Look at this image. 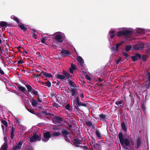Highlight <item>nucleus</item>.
I'll use <instances>...</instances> for the list:
<instances>
[{"label":"nucleus","instance_id":"1","mask_svg":"<svg viewBox=\"0 0 150 150\" xmlns=\"http://www.w3.org/2000/svg\"><path fill=\"white\" fill-rule=\"evenodd\" d=\"M118 137L120 142L121 145L125 149H128L129 147V141L128 138L124 139L122 133H119Z\"/></svg>","mask_w":150,"mask_h":150},{"label":"nucleus","instance_id":"2","mask_svg":"<svg viewBox=\"0 0 150 150\" xmlns=\"http://www.w3.org/2000/svg\"><path fill=\"white\" fill-rule=\"evenodd\" d=\"M134 31V36H139L144 34L146 31L144 29L137 28Z\"/></svg>","mask_w":150,"mask_h":150},{"label":"nucleus","instance_id":"3","mask_svg":"<svg viewBox=\"0 0 150 150\" xmlns=\"http://www.w3.org/2000/svg\"><path fill=\"white\" fill-rule=\"evenodd\" d=\"M124 29L125 37L127 38H130V36L132 35L134 36V32L130 30H128L127 28Z\"/></svg>","mask_w":150,"mask_h":150},{"label":"nucleus","instance_id":"4","mask_svg":"<svg viewBox=\"0 0 150 150\" xmlns=\"http://www.w3.org/2000/svg\"><path fill=\"white\" fill-rule=\"evenodd\" d=\"M41 139V137L38 136L37 134H34L33 136L30 138V142H33L37 141H39Z\"/></svg>","mask_w":150,"mask_h":150},{"label":"nucleus","instance_id":"5","mask_svg":"<svg viewBox=\"0 0 150 150\" xmlns=\"http://www.w3.org/2000/svg\"><path fill=\"white\" fill-rule=\"evenodd\" d=\"M48 36L51 37L54 36V38H64L65 37V35L62 33L58 32L55 33L54 34L49 35Z\"/></svg>","mask_w":150,"mask_h":150},{"label":"nucleus","instance_id":"6","mask_svg":"<svg viewBox=\"0 0 150 150\" xmlns=\"http://www.w3.org/2000/svg\"><path fill=\"white\" fill-rule=\"evenodd\" d=\"M147 74L148 77V80L146 81L145 84L144 86V88L145 89H147L150 87V73H148Z\"/></svg>","mask_w":150,"mask_h":150},{"label":"nucleus","instance_id":"7","mask_svg":"<svg viewBox=\"0 0 150 150\" xmlns=\"http://www.w3.org/2000/svg\"><path fill=\"white\" fill-rule=\"evenodd\" d=\"M62 121V118L58 116H55L52 118V121L55 124L59 123Z\"/></svg>","mask_w":150,"mask_h":150},{"label":"nucleus","instance_id":"8","mask_svg":"<svg viewBox=\"0 0 150 150\" xmlns=\"http://www.w3.org/2000/svg\"><path fill=\"white\" fill-rule=\"evenodd\" d=\"M13 25L12 23L9 24L5 21H1L0 22V26L1 27H11L13 26Z\"/></svg>","mask_w":150,"mask_h":150},{"label":"nucleus","instance_id":"9","mask_svg":"<svg viewBox=\"0 0 150 150\" xmlns=\"http://www.w3.org/2000/svg\"><path fill=\"white\" fill-rule=\"evenodd\" d=\"M44 138L43 140L44 142H46L51 137V135L50 133L49 132H47L44 134Z\"/></svg>","mask_w":150,"mask_h":150},{"label":"nucleus","instance_id":"10","mask_svg":"<svg viewBox=\"0 0 150 150\" xmlns=\"http://www.w3.org/2000/svg\"><path fill=\"white\" fill-rule=\"evenodd\" d=\"M22 143L19 142L18 144L15 145L13 147V150H19L21 147Z\"/></svg>","mask_w":150,"mask_h":150},{"label":"nucleus","instance_id":"11","mask_svg":"<svg viewBox=\"0 0 150 150\" xmlns=\"http://www.w3.org/2000/svg\"><path fill=\"white\" fill-rule=\"evenodd\" d=\"M19 26L21 29L24 32L26 31L28 27L27 25L22 23H21L19 25Z\"/></svg>","mask_w":150,"mask_h":150},{"label":"nucleus","instance_id":"12","mask_svg":"<svg viewBox=\"0 0 150 150\" xmlns=\"http://www.w3.org/2000/svg\"><path fill=\"white\" fill-rule=\"evenodd\" d=\"M39 76L43 77L44 76L48 78L52 77V75L51 74H48L44 72H42L39 74Z\"/></svg>","mask_w":150,"mask_h":150},{"label":"nucleus","instance_id":"13","mask_svg":"<svg viewBox=\"0 0 150 150\" xmlns=\"http://www.w3.org/2000/svg\"><path fill=\"white\" fill-rule=\"evenodd\" d=\"M116 36L118 37H120L121 36L125 37L124 29H123L122 30L118 31L116 33Z\"/></svg>","mask_w":150,"mask_h":150},{"label":"nucleus","instance_id":"14","mask_svg":"<svg viewBox=\"0 0 150 150\" xmlns=\"http://www.w3.org/2000/svg\"><path fill=\"white\" fill-rule=\"evenodd\" d=\"M61 53L62 54V55L64 56H67L70 54V52L69 51L67 50H62Z\"/></svg>","mask_w":150,"mask_h":150},{"label":"nucleus","instance_id":"15","mask_svg":"<svg viewBox=\"0 0 150 150\" xmlns=\"http://www.w3.org/2000/svg\"><path fill=\"white\" fill-rule=\"evenodd\" d=\"M141 46L139 47L138 45L136 44L134 46V50H140L144 48V46L143 44H142L141 45Z\"/></svg>","mask_w":150,"mask_h":150},{"label":"nucleus","instance_id":"16","mask_svg":"<svg viewBox=\"0 0 150 150\" xmlns=\"http://www.w3.org/2000/svg\"><path fill=\"white\" fill-rule=\"evenodd\" d=\"M74 143L76 146H79V144H82V141L78 140L77 139H75L74 140Z\"/></svg>","mask_w":150,"mask_h":150},{"label":"nucleus","instance_id":"17","mask_svg":"<svg viewBox=\"0 0 150 150\" xmlns=\"http://www.w3.org/2000/svg\"><path fill=\"white\" fill-rule=\"evenodd\" d=\"M31 32L32 36L33 38L34 37L37 38L38 37V33L35 30L32 29Z\"/></svg>","mask_w":150,"mask_h":150},{"label":"nucleus","instance_id":"18","mask_svg":"<svg viewBox=\"0 0 150 150\" xmlns=\"http://www.w3.org/2000/svg\"><path fill=\"white\" fill-rule=\"evenodd\" d=\"M63 99H64V98L63 96H61L60 97H58L57 98V100L58 102L60 104L63 103L64 101L63 100Z\"/></svg>","mask_w":150,"mask_h":150},{"label":"nucleus","instance_id":"19","mask_svg":"<svg viewBox=\"0 0 150 150\" xmlns=\"http://www.w3.org/2000/svg\"><path fill=\"white\" fill-rule=\"evenodd\" d=\"M77 60L80 63L81 65L83 64V59L80 56H78L77 57Z\"/></svg>","mask_w":150,"mask_h":150},{"label":"nucleus","instance_id":"20","mask_svg":"<svg viewBox=\"0 0 150 150\" xmlns=\"http://www.w3.org/2000/svg\"><path fill=\"white\" fill-rule=\"evenodd\" d=\"M11 19H13L15 21H16L17 23H19V19L17 17H15L14 16H11Z\"/></svg>","mask_w":150,"mask_h":150},{"label":"nucleus","instance_id":"21","mask_svg":"<svg viewBox=\"0 0 150 150\" xmlns=\"http://www.w3.org/2000/svg\"><path fill=\"white\" fill-rule=\"evenodd\" d=\"M75 69V66L73 64H71V68L69 69L71 73H73V71Z\"/></svg>","mask_w":150,"mask_h":150},{"label":"nucleus","instance_id":"22","mask_svg":"<svg viewBox=\"0 0 150 150\" xmlns=\"http://www.w3.org/2000/svg\"><path fill=\"white\" fill-rule=\"evenodd\" d=\"M7 144L6 143H5L2 146L1 149L2 150H7Z\"/></svg>","mask_w":150,"mask_h":150},{"label":"nucleus","instance_id":"23","mask_svg":"<svg viewBox=\"0 0 150 150\" xmlns=\"http://www.w3.org/2000/svg\"><path fill=\"white\" fill-rule=\"evenodd\" d=\"M63 74H64V76L65 77V78H66L67 79H69V75L65 71H63Z\"/></svg>","mask_w":150,"mask_h":150},{"label":"nucleus","instance_id":"24","mask_svg":"<svg viewBox=\"0 0 150 150\" xmlns=\"http://www.w3.org/2000/svg\"><path fill=\"white\" fill-rule=\"evenodd\" d=\"M37 103L38 102L35 100L34 99H33L32 100V105L33 106H36L37 105Z\"/></svg>","mask_w":150,"mask_h":150},{"label":"nucleus","instance_id":"25","mask_svg":"<svg viewBox=\"0 0 150 150\" xmlns=\"http://www.w3.org/2000/svg\"><path fill=\"white\" fill-rule=\"evenodd\" d=\"M115 31L114 30H112L110 31L109 32V33L111 34V35L110 36V38H114L115 36V35L114 34Z\"/></svg>","mask_w":150,"mask_h":150},{"label":"nucleus","instance_id":"26","mask_svg":"<svg viewBox=\"0 0 150 150\" xmlns=\"http://www.w3.org/2000/svg\"><path fill=\"white\" fill-rule=\"evenodd\" d=\"M72 94L71 95L73 96H76V95L77 93L78 92L77 91L75 90H72Z\"/></svg>","mask_w":150,"mask_h":150},{"label":"nucleus","instance_id":"27","mask_svg":"<svg viewBox=\"0 0 150 150\" xmlns=\"http://www.w3.org/2000/svg\"><path fill=\"white\" fill-rule=\"evenodd\" d=\"M18 88L22 92H23L25 91V88L20 86H18Z\"/></svg>","mask_w":150,"mask_h":150},{"label":"nucleus","instance_id":"28","mask_svg":"<svg viewBox=\"0 0 150 150\" xmlns=\"http://www.w3.org/2000/svg\"><path fill=\"white\" fill-rule=\"evenodd\" d=\"M15 132V129L12 128L11 130V138H13L14 136V133Z\"/></svg>","mask_w":150,"mask_h":150},{"label":"nucleus","instance_id":"29","mask_svg":"<svg viewBox=\"0 0 150 150\" xmlns=\"http://www.w3.org/2000/svg\"><path fill=\"white\" fill-rule=\"evenodd\" d=\"M121 127L122 129L125 131H126L127 130L126 128L124 122H122L121 124Z\"/></svg>","mask_w":150,"mask_h":150},{"label":"nucleus","instance_id":"30","mask_svg":"<svg viewBox=\"0 0 150 150\" xmlns=\"http://www.w3.org/2000/svg\"><path fill=\"white\" fill-rule=\"evenodd\" d=\"M57 77L59 79L61 80H63L65 79L64 76L61 75H58L57 76Z\"/></svg>","mask_w":150,"mask_h":150},{"label":"nucleus","instance_id":"31","mask_svg":"<svg viewBox=\"0 0 150 150\" xmlns=\"http://www.w3.org/2000/svg\"><path fill=\"white\" fill-rule=\"evenodd\" d=\"M132 48V46L131 45H128L126 46L125 50L126 51H129Z\"/></svg>","mask_w":150,"mask_h":150},{"label":"nucleus","instance_id":"32","mask_svg":"<svg viewBox=\"0 0 150 150\" xmlns=\"http://www.w3.org/2000/svg\"><path fill=\"white\" fill-rule=\"evenodd\" d=\"M96 134L97 136V137L99 138V139H101V136L99 133V132L98 131H96Z\"/></svg>","mask_w":150,"mask_h":150},{"label":"nucleus","instance_id":"33","mask_svg":"<svg viewBox=\"0 0 150 150\" xmlns=\"http://www.w3.org/2000/svg\"><path fill=\"white\" fill-rule=\"evenodd\" d=\"M60 133L59 132H56L53 133L52 134V136L53 137L57 136L60 135Z\"/></svg>","mask_w":150,"mask_h":150},{"label":"nucleus","instance_id":"34","mask_svg":"<svg viewBox=\"0 0 150 150\" xmlns=\"http://www.w3.org/2000/svg\"><path fill=\"white\" fill-rule=\"evenodd\" d=\"M26 86L28 89V91L30 92L31 91L32 88L30 86L28 85Z\"/></svg>","mask_w":150,"mask_h":150},{"label":"nucleus","instance_id":"35","mask_svg":"<svg viewBox=\"0 0 150 150\" xmlns=\"http://www.w3.org/2000/svg\"><path fill=\"white\" fill-rule=\"evenodd\" d=\"M123 42H120V43L119 44H117L116 45V50L117 51V49L119 47V46L122 45Z\"/></svg>","mask_w":150,"mask_h":150},{"label":"nucleus","instance_id":"36","mask_svg":"<svg viewBox=\"0 0 150 150\" xmlns=\"http://www.w3.org/2000/svg\"><path fill=\"white\" fill-rule=\"evenodd\" d=\"M1 122L4 125L5 127H6L7 126V123L6 121L4 120H2L1 121Z\"/></svg>","mask_w":150,"mask_h":150},{"label":"nucleus","instance_id":"37","mask_svg":"<svg viewBox=\"0 0 150 150\" xmlns=\"http://www.w3.org/2000/svg\"><path fill=\"white\" fill-rule=\"evenodd\" d=\"M55 40L57 41H58V42H61L62 41V38H55Z\"/></svg>","mask_w":150,"mask_h":150},{"label":"nucleus","instance_id":"38","mask_svg":"<svg viewBox=\"0 0 150 150\" xmlns=\"http://www.w3.org/2000/svg\"><path fill=\"white\" fill-rule=\"evenodd\" d=\"M86 124L87 125L90 126L92 125V123L91 122H86Z\"/></svg>","mask_w":150,"mask_h":150},{"label":"nucleus","instance_id":"39","mask_svg":"<svg viewBox=\"0 0 150 150\" xmlns=\"http://www.w3.org/2000/svg\"><path fill=\"white\" fill-rule=\"evenodd\" d=\"M147 57L146 55H143L142 57V59L144 61H145L147 59Z\"/></svg>","mask_w":150,"mask_h":150},{"label":"nucleus","instance_id":"40","mask_svg":"<svg viewBox=\"0 0 150 150\" xmlns=\"http://www.w3.org/2000/svg\"><path fill=\"white\" fill-rule=\"evenodd\" d=\"M131 58H132V60L134 61H135L136 60H137V59H138V58H137L136 56H135L132 57Z\"/></svg>","mask_w":150,"mask_h":150},{"label":"nucleus","instance_id":"41","mask_svg":"<svg viewBox=\"0 0 150 150\" xmlns=\"http://www.w3.org/2000/svg\"><path fill=\"white\" fill-rule=\"evenodd\" d=\"M99 116L100 119H105V116L103 114H100L99 115Z\"/></svg>","mask_w":150,"mask_h":150},{"label":"nucleus","instance_id":"42","mask_svg":"<svg viewBox=\"0 0 150 150\" xmlns=\"http://www.w3.org/2000/svg\"><path fill=\"white\" fill-rule=\"evenodd\" d=\"M135 56L137 57H137L140 58L141 57V55L140 54H138V53H136L135 54Z\"/></svg>","mask_w":150,"mask_h":150},{"label":"nucleus","instance_id":"43","mask_svg":"<svg viewBox=\"0 0 150 150\" xmlns=\"http://www.w3.org/2000/svg\"><path fill=\"white\" fill-rule=\"evenodd\" d=\"M45 84L48 87H50L51 85V83L50 82H46Z\"/></svg>","mask_w":150,"mask_h":150},{"label":"nucleus","instance_id":"44","mask_svg":"<svg viewBox=\"0 0 150 150\" xmlns=\"http://www.w3.org/2000/svg\"><path fill=\"white\" fill-rule=\"evenodd\" d=\"M62 133L65 135H67L69 134V133L66 130L62 132Z\"/></svg>","mask_w":150,"mask_h":150},{"label":"nucleus","instance_id":"45","mask_svg":"<svg viewBox=\"0 0 150 150\" xmlns=\"http://www.w3.org/2000/svg\"><path fill=\"white\" fill-rule=\"evenodd\" d=\"M27 109L28 110V111H29L30 112V113L33 114H35V112L34 111H33V110H29L28 108H27Z\"/></svg>","mask_w":150,"mask_h":150},{"label":"nucleus","instance_id":"46","mask_svg":"<svg viewBox=\"0 0 150 150\" xmlns=\"http://www.w3.org/2000/svg\"><path fill=\"white\" fill-rule=\"evenodd\" d=\"M32 93L34 95H36L37 94V92L35 90H33L32 91Z\"/></svg>","mask_w":150,"mask_h":150},{"label":"nucleus","instance_id":"47","mask_svg":"<svg viewBox=\"0 0 150 150\" xmlns=\"http://www.w3.org/2000/svg\"><path fill=\"white\" fill-rule=\"evenodd\" d=\"M4 37V34H2L1 31H0V38Z\"/></svg>","mask_w":150,"mask_h":150},{"label":"nucleus","instance_id":"48","mask_svg":"<svg viewBox=\"0 0 150 150\" xmlns=\"http://www.w3.org/2000/svg\"><path fill=\"white\" fill-rule=\"evenodd\" d=\"M53 105L57 108H58L59 107V105L56 103H53Z\"/></svg>","mask_w":150,"mask_h":150},{"label":"nucleus","instance_id":"49","mask_svg":"<svg viewBox=\"0 0 150 150\" xmlns=\"http://www.w3.org/2000/svg\"><path fill=\"white\" fill-rule=\"evenodd\" d=\"M122 60V59L120 57H119V59L116 61L117 64H118Z\"/></svg>","mask_w":150,"mask_h":150},{"label":"nucleus","instance_id":"50","mask_svg":"<svg viewBox=\"0 0 150 150\" xmlns=\"http://www.w3.org/2000/svg\"><path fill=\"white\" fill-rule=\"evenodd\" d=\"M122 103V102L121 101H118L117 102H116V104L117 105H119L120 104H121Z\"/></svg>","mask_w":150,"mask_h":150},{"label":"nucleus","instance_id":"51","mask_svg":"<svg viewBox=\"0 0 150 150\" xmlns=\"http://www.w3.org/2000/svg\"><path fill=\"white\" fill-rule=\"evenodd\" d=\"M70 107V106L69 104H67L65 108L67 110H69Z\"/></svg>","mask_w":150,"mask_h":150},{"label":"nucleus","instance_id":"52","mask_svg":"<svg viewBox=\"0 0 150 150\" xmlns=\"http://www.w3.org/2000/svg\"><path fill=\"white\" fill-rule=\"evenodd\" d=\"M0 74L2 75L4 74V72L1 69L0 67Z\"/></svg>","mask_w":150,"mask_h":150},{"label":"nucleus","instance_id":"53","mask_svg":"<svg viewBox=\"0 0 150 150\" xmlns=\"http://www.w3.org/2000/svg\"><path fill=\"white\" fill-rule=\"evenodd\" d=\"M69 82L70 85H71L72 86H74L73 84H74V83L71 81V80H69Z\"/></svg>","mask_w":150,"mask_h":150},{"label":"nucleus","instance_id":"54","mask_svg":"<svg viewBox=\"0 0 150 150\" xmlns=\"http://www.w3.org/2000/svg\"><path fill=\"white\" fill-rule=\"evenodd\" d=\"M142 43L143 44V45L144 46V43L142 42H139L138 44H137V45H138L139 47L141 46V45Z\"/></svg>","mask_w":150,"mask_h":150},{"label":"nucleus","instance_id":"55","mask_svg":"<svg viewBox=\"0 0 150 150\" xmlns=\"http://www.w3.org/2000/svg\"><path fill=\"white\" fill-rule=\"evenodd\" d=\"M41 42L43 43L45 42V38H43L41 40Z\"/></svg>","mask_w":150,"mask_h":150},{"label":"nucleus","instance_id":"56","mask_svg":"<svg viewBox=\"0 0 150 150\" xmlns=\"http://www.w3.org/2000/svg\"><path fill=\"white\" fill-rule=\"evenodd\" d=\"M140 145V142L139 141H138L137 143V147H138Z\"/></svg>","mask_w":150,"mask_h":150},{"label":"nucleus","instance_id":"57","mask_svg":"<svg viewBox=\"0 0 150 150\" xmlns=\"http://www.w3.org/2000/svg\"><path fill=\"white\" fill-rule=\"evenodd\" d=\"M76 105L77 106H79L81 105V103H80L79 102L76 103Z\"/></svg>","mask_w":150,"mask_h":150},{"label":"nucleus","instance_id":"58","mask_svg":"<svg viewBox=\"0 0 150 150\" xmlns=\"http://www.w3.org/2000/svg\"><path fill=\"white\" fill-rule=\"evenodd\" d=\"M123 55L124 56H125L126 58H127V57H128V54L125 53L123 54Z\"/></svg>","mask_w":150,"mask_h":150},{"label":"nucleus","instance_id":"59","mask_svg":"<svg viewBox=\"0 0 150 150\" xmlns=\"http://www.w3.org/2000/svg\"><path fill=\"white\" fill-rule=\"evenodd\" d=\"M81 98H83L84 97V95L83 94H81L80 95Z\"/></svg>","mask_w":150,"mask_h":150},{"label":"nucleus","instance_id":"60","mask_svg":"<svg viewBox=\"0 0 150 150\" xmlns=\"http://www.w3.org/2000/svg\"><path fill=\"white\" fill-rule=\"evenodd\" d=\"M81 105H82V106H86V104L85 103H81Z\"/></svg>","mask_w":150,"mask_h":150},{"label":"nucleus","instance_id":"61","mask_svg":"<svg viewBox=\"0 0 150 150\" xmlns=\"http://www.w3.org/2000/svg\"><path fill=\"white\" fill-rule=\"evenodd\" d=\"M79 102V98L78 97L76 98V103Z\"/></svg>","mask_w":150,"mask_h":150},{"label":"nucleus","instance_id":"62","mask_svg":"<svg viewBox=\"0 0 150 150\" xmlns=\"http://www.w3.org/2000/svg\"><path fill=\"white\" fill-rule=\"evenodd\" d=\"M4 139L5 141H6L7 139V138L6 137H4Z\"/></svg>","mask_w":150,"mask_h":150},{"label":"nucleus","instance_id":"63","mask_svg":"<svg viewBox=\"0 0 150 150\" xmlns=\"http://www.w3.org/2000/svg\"><path fill=\"white\" fill-rule=\"evenodd\" d=\"M18 63H19V64H21L22 63V62L21 61H18Z\"/></svg>","mask_w":150,"mask_h":150},{"label":"nucleus","instance_id":"64","mask_svg":"<svg viewBox=\"0 0 150 150\" xmlns=\"http://www.w3.org/2000/svg\"><path fill=\"white\" fill-rule=\"evenodd\" d=\"M1 127H2V129H3V130H4V126L3 125H2Z\"/></svg>","mask_w":150,"mask_h":150}]
</instances>
